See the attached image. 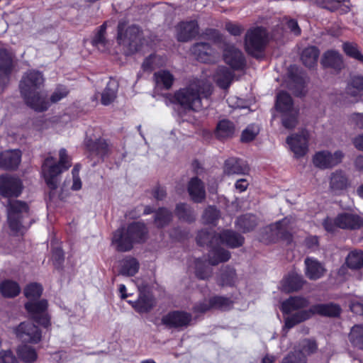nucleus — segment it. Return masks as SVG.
<instances>
[{"mask_svg":"<svg viewBox=\"0 0 363 363\" xmlns=\"http://www.w3.org/2000/svg\"><path fill=\"white\" fill-rule=\"evenodd\" d=\"M323 225L325 230L330 233L334 232L337 228L356 230L363 225V220L357 215L343 213L339 214L335 220L327 218L324 220Z\"/></svg>","mask_w":363,"mask_h":363,"instance_id":"11","label":"nucleus"},{"mask_svg":"<svg viewBox=\"0 0 363 363\" xmlns=\"http://www.w3.org/2000/svg\"><path fill=\"white\" fill-rule=\"evenodd\" d=\"M139 269V263L135 258L126 257L121 261L120 274L123 276H134Z\"/></svg>","mask_w":363,"mask_h":363,"instance_id":"32","label":"nucleus"},{"mask_svg":"<svg viewBox=\"0 0 363 363\" xmlns=\"http://www.w3.org/2000/svg\"><path fill=\"white\" fill-rule=\"evenodd\" d=\"M176 213L180 219H183L186 221H191L195 218L193 211L184 203L178 204L177 206Z\"/></svg>","mask_w":363,"mask_h":363,"instance_id":"49","label":"nucleus"},{"mask_svg":"<svg viewBox=\"0 0 363 363\" xmlns=\"http://www.w3.org/2000/svg\"><path fill=\"white\" fill-rule=\"evenodd\" d=\"M295 226V220L292 217H286L282 220L265 227L260 236V240L266 244L282 239L286 242L291 240V231Z\"/></svg>","mask_w":363,"mask_h":363,"instance_id":"7","label":"nucleus"},{"mask_svg":"<svg viewBox=\"0 0 363 363\" xmlns=\"http://www.w3.org/2000/svg\"><path fill=\"white\" fill-rule=\"evenodd\" d=\"M286 24L288 28L290 29L291 32H292L294 35H298L301 33V29L296 21L292 19L289 20Z\"/></svg>","mask_w":363,"mask_h":363,"instance_id":"61","label":"nucleus"},{"mask_svg":"<svg viewBox=\"0 0 363 363\" xmlns=\"http://www.w3.org/2000/svg\"><path fill=\"white\" fill-rule=\"evenodd\" d=\"M308 301L307 299L294 296L284 301L281 304V311L284 313H290L293 311L307 307Z\"/></svg>","mask_w":363,"mask_h":363,"instance_id":"30","label":"nucleus"},{"mask_svg":"<svg viewBox=\"0 0 363 363\" xmlns=\"http://www.w3.org/2000/svg\"><path fill=\"white\" fill-rule=\"evenodd\" d=\"M342 62L340 55L333 50L325 52L322 59V64L323 66L332 67L335 69L340 68Z\"/></svg>","mask_w":363,"mask_h":363,"instance_id":"41","label":"nucleus"},{"mask_svg":"<svg viewBox=\"0 0 363 363\" xmlns=\"http://www.w3.org/2000/svg\"><path fill=\"white\" fill-rule=\"evenodd\" d=\"M117 89V83L113 80L109 81L101 93V103L104 106L111 104L116 98Z\"/></svg>","mask_w":363,"mask_h":363,"instance_id":"35","label":"nucleus"},{"mask_svg":"<svg viewBox=\"0 0 363 363\" xmlns=\"http://www.w3.org/2000/svg\"><path fill=\"white\" fill-rule=\"evenodd\" d=\"M138 289L140 291L138 299L135 301H129L128 303L137 312L140 313H147L155 306V300L152 295L144 293L140 286H138Z\"/></svg>","mask_w":363,"mask_h":363,"instance_id":"23","label":"nucleus"},{"mask_svg":"<svg viewBox=\"0 0 363 363\" xmlns=\"http://www.w3.org/2000/svg\"><path fill=\"white\" fill-rule=\"evenodd\" d=\"M218 218V211L213 206L208 207L203 214V219L207 223H213Z\"/></svg>","mask_w":363,"mask_h":363,"instance_id":"56","label":"nucleus"},{"mask_svg":"<svg viewBox=\"0 0 363 363\" xmlns=\"http://www.w3.org/2000/svg\"><path fill=\"white\" fill-rule=\"evenodd\" d=\"M191 320V315L185 312L174 311L162 317V322L169 327H182L187 325Z\"/></svg>","mask_w":363,"mask_h":363,"instance_id":"20","label":"nucleus"},{"mask_svg":"<svg viewBox=\"0 0 363 363\" xmlns=\"http://www.w3.org/2000/svg\"><path fill=\"white\" fill-rule=\"evenodd\" d=\"M302 351H299L303 355L313 353L317 350V345L314 340H303L301 342Z\"/></svg>","mask_w":363,"mask_h":363,"instance_id":"57","label":"nucleus"},{"mask_svg":"<svg viewBox=\"0 0 363 363\" xmlns=\"http://www.w3.org/2000/svg\"><path fill=\"white\" fill-rule=\"evenodd\" d=\"M70 166L71 160L64 148L59 151L58 162L52 157H48L45 160L42 165V174L50 189L57 188L59 175L68 169Z\"/></svg>","mask_w":363,"mask_h":363,"instance_id":"5","label":"nucleus"},{"mask_svg":"<svg viewBox=\"0 0 363 363\" xmlns=\"http://www.w3.org/2000/svg\"><path fill=\"white\" fill-rule=\"evenodd\" d=\"M23 293L28 299L25 308L29 316L43 327L48 328L51 323L48 313V301L45 299L38 300L43 293L42 286L37 283H30L25 287Z\"/></svg>","mask_w":363,"mask_h":363,"instance_id":"4","label":"nucleus"},{"mask_svg":"<svg viewBox=\"0 0 363 363\" xmlns=\"http://www.w3.org/2000/svg\"><path fill=\"white\" fill-rule=\"evenodd\" d=\"M347 92L353 96H362L363 94V77H354L348 86Z\"/></svg>","mask_w":363,"mask_h":363,"instance_id":"48","label":"nucleus"},{"mask_svg":"<svg viewBox=\"0 0 363 363\" xmlns=\"http://www.w3.org/2000/svg\"><path fill=\"white\" fill-rule=\"evenodd\" d=\"M20 291L21 287L16 281L7 279L0 284V292L4 297H15L19 294Z\"/></svg>","mask_w":363,"mask_h":363,"instance_id":"34","label":"nucleus"},{"mask_svg":"<svg viewBox=\"0 0 363 363\" xmlns=\"http://www.w3.org/2000/svg\"><path fill=\"white\" fill-rule=\"evenodd\" d=\"M6 208L8 224L11 233L22 235L26 230L22 219L28 214V205L25 202L13 200L9 201Z\"/></svg>","mask_w":363,"mask_h":363,"instance_id":"9","label":"nucleus"},{"mask_svg":"<svg viewBox=\"0 0 363 363\" xmlns=\"http://www.w3.org/2000/svg\"><path fill=\"white\" fill-rule=\"evenodd\" d=\"M237 225L243 232L250 231L257 225V218L253 215L242 216L238 219Z\"/></svg>","mask_w":363,"mask_h":363,"instance_id":"45","label":"nucleus"},{"mask_svg":"<svg viewBox=\"0 0 363 363\" xmlns=\"http://www.w3.org/2000/svg\"><path fill=\"white\" fill-rule=\"evenodd\" d=\"M88 150L100 157H104L108 152V145L104 140H98L96 141L88 140L86 142Z\"/></svg>","mask_w":363,"mask_h":363,"instance_id":"36","label":"nucleus"},{"mask_svg":"<svg viewBox=\"0 0 363 363\" xmlns=\"http://www.w3.org/2000/svg\"><path fill=\"white\" fill-rule=\"evenodd\" d=\"M199 245H210L211 250L208 254V262L211 265H217L220 262L228 261L230 252L219 247L220 244L225 245L230 247H238L242 245L244 238L231 230H223L219 233H213L205 230L199 232L196 237Z\"/></svg>","mask_w":363,"mask_h":363,"instance_id":"1","label":"nucleus"},{"mask_svg":"<svg viewBox=\"0 0 363 363\" xmlns=\"http://www.w3.org/2000/svg\"><path fill=\"white\" fill-rule=\"evenodd\" d=\"M43 83L42 74L36 70L26 72L20 83L21 93L26 104L38 111H45L50 106L45 94L40 90Z\"/></svg>","mask_w":363,"mask_h":363,"instance_id":"3","label":"nucleus"},{"mask_svg":"<svg viewBox=\"0 0 363 363\" xmlns=\"http://www.w3.org/2000/svg\"><path fill=\"white\" fill-rule=\"evenodd\" d=\"M191 52L197 60L205 63L213 62L218 57V54L206 43H196Z\"/></svg>","mask_w":363,"mask_h":363,"instance_id":"19","label":"nucleus"},{"mask_svg":"<svg viewBox=\"0 0 363 363\" xmlns=\"http://www.w3.org/2000/svg\"><path fill=\"white\" fill-rule=\"evenodd\" d=\"M106 30V23L102 24L94 38L92 39V45L101 51H105L107 48L108 42L105 37Z\"/></svg>","mask_w":363,"mask_h":363,"instance_id":"43","label":"nucleus"},{"mask_svg":"<svg viewBox=\"0 0 363 363\" xmlns=\"http://www.w3.org/2000/svg\"><path fill=\"white\" fill-rule=\"evenodd\" d=\"M21 159V153L18 150H8L0 154V168L9 169L16 168Z\"/></svg>","mask_w":363,"mask_h":363,"instance_id":"24","label":"nucleus"},{"mask_svg":"<svg viewBox=\"0 0 363 363\" xmlns=\"http://www.w3.org/2000/svg\"><path fill=\"white\" fill-rule=\"evenodd\" d=\"M350 310L357 314L363 315V304L357 299H353L350 304Z\"/></svg>","mask_w":363,"mask_h":363,"instance_id":"59","label":"nucleus"},{"mask_svg":"<svg viewBox=\"0 0 363 363\" xmlns=\"http://www.w3.org/2000/svg\"><path fill=\"white\" fill-rule=\"evenodd\" d=\"M14 333L22 342L36 344L41 340V333L38 328L30 322H23L19 324L14 329Z\"/></svg>","mask_w":363,"mask_h":363,"instance_id":"17","label":"nucleus"},{"mask_svg":"<svg viewBox=\"0 0 363 363\" xmlns=\"http://www.w3.org/2000/svg\"><path fill=\"white\" fill-rule=\"evenodd\" d=\"M68 93L69 91L67 89V87L64 86H57L50 96V103H57L62 99L65 98L67 96Z\"/></svg>","mask_w":363,"mask_h":363,"instance_id":"52","label":"nucleus"},{"mask_svg":"<svg viewBox=\"0 0 363 363\" xmlns=\"http://www.w3.org/2000/svg\"><path fill=\"white\" fill-rule=\"evenodd\" d=\"M348 337L352 346L363 350V325H354Z\"/></svg>","mask_w":363,"mask_h":363,"instance_id":"39","label":"nucleus"},{"mask_svg":"<svg viewBox=\"0 0 363 363\" xmlns=\"http://www.w3.org/2000/svg\"><path fill=\"white\" fill-rule=\"evenodd\" d=\"M194 272L197 277L205 279L211 274V269L203 261L196 259L194 261Z\"/></svg>","mask_w":363,"mask_h":363,"instance_id":"47","label":"nucleus"},{"mask_svg":"<svg viewBox=\"0 0 363 363\" xmlns=\"http://www.w3.org/2000/svg\"><path fill=\"white\" fill-rule=\"evenodd\" d=\"M340 313V308L335 304H317L313 306L309 310L301 311L285 320V328L290 329L298 323L305 321L312 317L313 314H320L328 316H337Z\"/></svg>","mask_w":363,"mask_h":363,"instance_id":"8","label":"nucleus"},{"mask_svg":"<svg viewBox=\"0 0 363 363\" xmlns=\"http://www.w3.org/2000/svg\"><path fill=\"white\" fill-rule=\"evenodd\" d=\"M235 133L234 124L228 120L220 121L216 128V135L220 139L232 137Z\"/></svg>","mask_w":363,"mask_h":363,"instance_id":"37","label":"nucleus"},{"mask_svg":"<svg viewBox=\"0 0 363 363\" xmlns=\"http://www.w3.org/2000/svg\"><path fill=\"white\" fill-rule=\"evenodd\" d=\"M0 363H17V359L11 351H2L0 352Z\"/></svg>","mask_w":363,"mask_h":363,"instance_id":"58","label":"nucleus"},{"mask_svg":"<svg viewBox=\"0 0 363 363\" xmlns=\"http://www.w3.org/2000/svg\"><path fill=\"white\" fill-rule=\"evenodd\" d=\"M306 274L310 279H318L322 277L325 273V268L316 259L307 258L305 260Z\"/></svg>","mask_w":363,"mask_h":363,"instance_id":"29","label":"nucleus"},{"mask_svg":"<svg viewBox=\"0 0 363 363\" xmlns=\"http://www.w3.org/2000/svg\"><path fill=\"white\" fill-rule=\"evenodd\" d=\"M344 158V153L340 150L333 152L327 150L316 152L312 157L313 164L320 169H332L340 164Z\"/></svg>","mask_w":363,"mask_h":363,"instance_id":"12","label":"nucleus"},{"mask_svg":"<svg viewBox=\"0 0 363 363\" xmlns=\"http://www.w3.org/2000/svg\"><path fill=\"white\" fill-rule=\"evenodd\" d=\"M223 58L225 62L233 69H239L244 65V58L242 52L233 45H228L225 48Z\"/></svg>","mask_w":363,"mask_h":363,"instance_id":"21","label":"nucleus"},{"mask_svg":"<svg viewBox=\"0 0 363 363\" xmlns=\"http://www.w3.org/2000/svg\"><path fill=\"white\" fill-rule=\"evenodd\" d=\"M304 281L301 274L296 272L289 274L281 282V289L285 292H292L300 289Z\"/></svg>","mask_w":363,"mask_h":363,"instance_id":"26","label":"nucleus"},{"mask_svg":"<svg viewBox=\"0 0 363 363\" xmlns=\"http://www.w3.org/2000/svg\"><path fill=\"white\" fill-rule=\"evenodd\" d=\"M232 301L223 296H215L208 300H204L195 306V311L203 313L212 308L226 310L231 307Z\"/></svg>","mask_w":363,"mask_h":363,"instance_id":"18","label":"nucleus"},{"mask_svg":"<svg viewBox=\"0 0 363 363\" xmlns=\"http://www.w3.org/2000/svg\"><path fill=\"white\" fill-rule=\"evenodd\" d=\"M188 191L191 199L197 203H201L205 198L206 192L203 182L197 177L192 178L188 186Z\"/></svg>","mask_w":363,"mask_h":363,"instance_id":"28","label":"nucleus"},{"mask_svg":"<svg viewBox=\"0 0 363 363\" xmlns=\"http://www.w3.org/2000/svg\"><path fill=\"white\" fill-rule=\"evenodd\" d=\"M281 363H306V357L301 352H296L288 354Z\"/></svg>","mask_w":363,"mask_h":363,"instance_id":"55","label":"nucleus"},{"mask_svg":"<svg viewBox=\"0 0 363 363\" xmlns=\"http://www.w3.org/2000/svg\"><path fill=\"white\" fill-rule=\"evenodd\" d=\"M248 185L249 182L245 179L238 180L235 184L236 189L240 192L245 191Z\"/></svg>","mask_w":363,"mask_h":363,"instance_id":"62","label":"nucleus"},{"mask_svg":"<svg viewBox=\"0 0 363 363\" xmlns=\"http://www.w3.org/2000/svg\"><path fill=\"white\" fill-rule=\"evenodd\" d=\"M352 120L359 128H363V113H354Z\"/></svg>","mask_w":363,"mask_h":363,"instance_id":"64","label":"nucleus"},{"mask_svg":"<svg viewBox=\"0 0 363 363\" xmlns=\"http://www.w3.org/2000/svg\"><path fill=\"white\" fill-rule=\"evenodd\" d=\"M17 354L18 357L26 363H31L37 359L38 354L35 350L29 345H23L18 347Z\"/></svg>","mask_w":363,"mask_h":363,"instance_id":"40","label":"nucleus"},{"mask_svg":"<svg viewBox=\"0 0 363 363\" xmlns=\"http://www.w3.org/2000/svg\"><path fill=\"white\" fill-rule=\"evenodd\" d=\"M350 185V180L345 172L341 169L331 173L330 177V188L335 193H339Z\"/></svg>","mask_w":363,"mask_h":363,"instance_id":"22","label":"nucleus"},{"mask_svg":"<svg viewBox=\"0 0 363 363\" xmlns=\"http://www.w3.org/2000/svg\"><path fill=\"white\" fill-rule=\"evenodd\" d=\"M344 1L345 0H317V2L325 8L333 9L335 6H330L331 4L333 3H340Z\"/></svg>","mask_w":363,"mask_h":363,"instance_id":"63","label":"nucleus"},{"mask_svg":"<svg viewBox=\"0 0 363 363\" xmlns=\"http://www.w3.org/2000/svg\"><path fill=\"white\" fill-rule=\"evenodd\" d=\"M147 230L143 223H133L125 228L117 230L113 236L112 242L118 251L130 250L133 244L144 240Z\"/></svg>","mask_w":363,"mask_h":363,"instance_id":"6","label":"nucleus"},{"mask_svg":"<svg viewBox=\"0 0 363 363\" xmlns=\"http://www.w3.org/2000/svg\"><path fill=\"white\" fill-rule=\"evenodd\" d=\"M11 55L6 50L5 47L0 43V72L6 75L11 67Z\"/></svg>","mask_w":363,"mask_h":363,"instance_id":"44","label":"nucleus"},{"mask_svg":"<svg viewBox=\"0 0 363 363\" xmlns=\"http://www.w3.org/2000/svg\"><path fill=\"white\" fill-rule=\"evenodd\" d=\"M276 108L283 113L282 123L286 128H293L297 123L298 109L293 106L291 96L284 91L277 94Z\"/></svg>","mask_w":363,"mask_h":363,"instance_id":"10","label":"nucleus"},{"mask_svg":"<svg viewBox=\"0 0 363 363\" xmlns=\"http://www.w3.org/2000/svg\"><path fill=\"white\" fill-rule=\"evenodd\" d=\"M249 170L247 163L240 159L229 158L225 162L224 173L228 175L244 174Z\"/></svg>","mask_w":363,"mask_h":363,"instance_id":"27","label":"nucleus"},{"mask_svg":"<svg viewBox=\"0 0 363 363\" xmlns=\"http://www.w3.org/2000/svg\"><path fill=\"white\" fill-rule=\"evenodd\" d=\"M124 27L123 23H119L118 28V43L129 46L131 50H140L144 40L141 38L139 28L135 26H130L123 33Z\"/></svg>","mask_w":363,"mask_h":363,"instance_id":"13","label":"nucleus"},{"mask_svg":"<svg viewBox=\"0 0 363 363\" xmlns=\"http://www.w3.org/2000/svg\"><path fill=\"white\" fill-rule=\"evenodd\" d=\"M267 39L266 30L257 28L247 32L245 37V48L247 52L254 56L263 48Z\"/></svg>","mask_w":363,"mask_h":363,"instance_id":"14","label":"nucleus"},{"mask_svg":"<svg viewBox=\"0 0 363 363\" xmlns=\"http://www.w3.org/2000/svg\"><path fill=\"white\" fill-rule=\"evenodd\" d=\"M154 79L157 88L169 89L174 81V77L168 70H160L154 74Z\"/></svg>","mask_w":363,"mask_h":363,"instance_id":"31","label":"nucleus"},{"mask_svg":"<svg viewBox=\"0 0 363 363\" xmlns=\"http://www.w3.org/2000/svg\"><path fill=\"white\" fill-rule=\"evenodd\" d=\"M177 32L179 41H187L198 33V25L195 21L182 22L177 26Z\"/></svg>","mask_w":363,"mask_h":363,"instance_id":"25","label":"nucleus"},{"mask_svg":"<svg viewBox=\"0 0 363 363\" xmlns=\"http://www.w3.org/2000/svg\"><path fill=\"white\" fill-rule=\"evenodd\" d=\"M236 281V274L233 268H226L221 274L220 282L222 285H233Z\"/></svg>","mask_w":363,"mask_h":363,"instance_id":"50","label":"nucleus"},{"mask_svg":"<svg viewBox=\"0 0 363 363\" xmlns=\"http://www.w3.org/2000/svg\"><path fill=\"white\" fill-rule=\"evenodd\" d=\"M22 189V182L19 179L8 174L0 176V195L3 197H18Z\"/></svg>","mask_w":363,"mask_h":363,"instance_id":"16","label":"nucleus"},{"mask_svg":"<svg viewBox=\"0 0 363 363\" xmlns=\"http://www.w3.org/2000/svg\"><path fill=\"white\" fill-rule=\"evenodd\" d=\"M213 80L217 84L223 88H228L233 79V74L225 67H219L213 76Z\"/></svg>","mask_w":363,"mask_h":363,"instance_id":"33","label":"nucleus"},{"mask_svg":"<svg viewBox=\"0 0 363 363\" xmlns=\"http://www.w3.org/2000/svg\"><path fill=\"white\" fill-rule=\"evenodd\" d=\"M225 29L233 35H238L241 34L242 31V29L239 25L233 23L231 22H228L225 23Z\"/></svg>","mask_w":363,"mask_h":363,"instance_id":"60","label":"nucleus"},{"mask_svg":"<svg viewBox=\"0 0 363 363\" xmlns=\"http://www.w3.org/2000/svg\"><path fill=\"white\" fill-rule=\"evenodd\" d=\"M166 61L165 57L157 55H151L145 60L142 68L144 71L150 72L156 68L164 65Z\"/></svg>","mask_w":363,"mask_h":363,"instance_id":"38","label":"nucleus"},{"mask_svg":"<svg viewBox=\"0 0 363 363\" xmlns=\"http://www.w3.org/2000/svg\"><path fill=\"white\" fill-rule=\"evenodd\" d=\"M343 50L347 55L363 62V55L359 52L355 45L345 43L343 44Z\"/></svg>","mask_w":363,"mask_h":363,"instance_id":"53","label":"nucleus"},{"mask_svg":"<svg viewBox=\"0 0 363 363\" xmlns=\"http://www.w3.org/2000/svg\"><path fill=\"white\" fill-rule=\"evenodd\" d=\"M259 133V128L255 125H250L242 131L241 140L242 142H250L255 139Z\"/></svg>","mask_w":363,"mask_h":363,"instance_id":"54","label":"nucleus"},{"mask_svg":"<svg viewBox=\"0 0 363 363\" xmlns=\"http://www.w3.org/2000/svg\"><path fill=\"white\" fill-rule=\"evenodd\" d=\"M346 263L350 268L357 269L363 266V252H351L347 257Z\"/></svg>","mask_w":363,"mask_h":363,"instance_id":"46","label":"nucleus"},{"mask_svg":"<svg viewBox=\"0 0 363 363\" xmlns=\"http://www.w3.org/2000/svg\"><path fill=\"white\" fill-rule=\"evenodd\" d=\"M308 132L302 130L297 134H291L286 138V143L296 158L303 157L308 150Z\"/></svg>","mask_w":363,"mask_h":363,"instance_id":"15","label":"nucleus"},{"mask_svg":"<svg viewBox=\"0 0 363 363\" xmlns=\"http://www.w3.org/2000/svg\"><path fill=\"white\" fill-rule=\"evenodd\" d=\"M172 218V214L165 208H160L157 213L155 218L157 227H163L167 224Z\"/></svg>","mask_w":363,"mask_h":363,"instance_id":"51","label":"nucleus"},{"mask_svg":"<svg viewBox=\"0 0 363 363\" xmlns=\"http://www.w3.org/2000/svg\"><path fill=\"white\" fill-rule=\"evenodd\" d=\"M318 55V50L315 47L311 46L303 51L301 60L306 67H311L316 64Z\"/></svg>","mask_w":363,"mask_h":363,"instance_id":"42","label":"nucleus"},{"mask_svg":"<svg viewBox=\"0 0 363 363\" xmlns=\"http://www.w3.org/2000/svg\"><path fill=\"white\" fill-rule=\"evenodd\" d=\"M212 93L211 82L206 79H195L184 88L177 91L172 102L180 105L184 109L199 111L202 108V98H207Z\"/></svg>","mask_w":363,"mask_h":363,"instance_id":"2","label":"nucleus"}]
</instances>
